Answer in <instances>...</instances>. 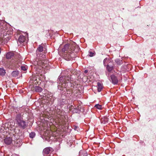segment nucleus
I'll list each match as a JSON object with an SVG mask.
<instances>
[{"instance_id":"nucleus-1","label":"nucleus","mask_w":156,"mask_h":156,"mask_svg":"<svg viewBox=\"0 0 156 156\" xmlns=\"http://www.w3.org/2000/svg\"><path fill=\"white\" fill-rule=\"evenodd\" d=\"M44 44H41L39 45L37 50V58L35 61L34 62L33 66H31L32 68L34 67V69L36 71V73L39 74L41 72V69L47 67L48 62L47 60H44L43 58L45 57L44 55H43L41 57L39 58L38 54H39V52L43 51Z\"/></svg>"},{"instance_id":"nucleus-2","label":"nucleus","mask_w":156,"mask_h":156,"mask_svg":"<svg viewBox=\"0 0 156 156\" xmlns=\"http://www.w3.org/2000/svg\"><path fill=\"white\" fill-rule=\"evenodd\" d=\"M59 80L61 83L62 87H64L67 91L69 90V91L72 89V87L70 82V78L69 76H65L59 77ZM60 86V84L58 86V88Z\"/></svg>"},{"instance_id":"nucleus-3","label":"nucleus","mask_w":156,"mask_h":156,"mask_svg":"<svg viewBox=\"0 0 156 156\" xmlns=\"http://www.w3.org/2000/svg\"><path fill=\"white\" fill-rule=\"evenodd\" d=\"M69 47L70 48H71L69 44H66L65 45L64 48L62 49V51H64V58L66 60H71V58L74 57V52H72L70 49H67Z\"/></svg>"},{"instance_id":"nucleus-4","label":"nucleus","mask_w":156,"mask_h":156,"mask_svg":"<svg viewBox=\"0 0 156 156\" xmlns=\"http://www.w3.org/2000/svg\"><path fill=\"white\" fill-rule=\"evenodd\" d=\"M17 123L20 128L24 129L27 126V124L25 121L19 119H17Z\"/></svg>"},{"instance_id":"nucleus-5","label":"nucleus","mask_w":156,"mask_h":156,"mask_svg":"<svg viewBox=\"0 0 156 156\" xmlns=\"http://www.w3.org/2000/svg\"><path fill=\"white\" fill-rule=\"evenodd\" d=\"M25 38H26L24 36L20 35L18 39L17 42L18 44H20L19 45H22L23 44V43L25 41Z\"/></svg>"},{"instance_id":"nucleus-6","label":"nucleus","mask_w":156,"mask_h":156,"mask_svg":"<svg viewBox=\"0 0 156 156\" xmlns=\"http://www.w3.org/2000/svg\"><path fill=\"white\" fill-rule=\"evenodd\" d=\"M111 77L112 83L115 84H117L118 80L116 77L114 75H112L111 76Z\"/></svg>"},{"instance_id":"nucleus-7","label":"nucleus","mask_w":156,"mask_h":156,"mask_svg":"<svg viewBox=\"0 0 156 156\" xmlns=\"http://www.w3.org/2000/svg\"><path fill=\"white\" fill-rule=\"evenodd\" d=\"M51 148L50 147H48L44 149L43 151L44 156L45 154H49Z\"/></svg>"},{"instance_id":"nucleus-8","label":"nucleus","mask_w":156,"mask_h":156,"mask_svg":"<svg viewBox=\"0 0 156 156\" xmlns=\"http://www.w3.org/2000/svg\"><path fill=\"white\" fill-rule=\"evenodd\" d=\"M4 142L6 144H10L12 143V139L10 137H7L4 140Z\"/></svg>"},{"instance_id":"nucleus-9","label":"nucleus","mask_w":156,"mask_h":156,"mask_svg":"<svg viewBox=\"0 0 156 156\" xmlns=\"http://www.w3.org/2000/svg\"><path fill=\"white\" fill-rule=\"evenodd\" d=\"M98 90V92H100L103 88V85L101 83L98 82L97 83Z\"/></svg>"},{"instance_id":"nucleus-10","label":"nucleus","mask_w":156,"mask_h":156,"mask_svg":"<svg viewBox=\"0 0 156 156\" xmlns=\"http://www.w3.org/2000/svg\"><path fill=\"white\" fill-rule=\"evenodd\" d=\"M14 55V54L12 52H9L6 55V57L7 59L11 58Z\"/></svg>"},{"instance_id":"nucleus-11","label":"nucleus","mask_w":156,"mask_h":156,"mask_svg":"<svg viewBox=\"0 0 156 156\" xmlns=\"http://www.w3.org/2000/svg\"><path fill=\"white\" fill-rule=\"evenodd\" d=\"M72 49H71V51H72V52H74L77 53L80 50V48L78 46H76L73 48V50H72Z\"/></svg>"},{"instance_id":"nucleus-12","label":"nucleus","mask_w":156,"mask_h":156,"mask_svg":"<svg viewBox=\"0 0 156 156\" xmlns=\"http://www.w3.org/2000/svg\"><path fill=\"white\" fill-rule=\"evenodd\" d=\"M19 73V72L18 71H13L12 73V75L13 77L17 76Z\"/></svg>"},{"instance_id":"nucleus-13","label":"nucleus","mask_w":156,"mask_h":156,"mask_svg":"<svg viewBox=\"0 0 156 156\" xmlns=\"http://www.w3.org/2000/svg\"><path fill=\"white\" fill-rule=\"evenodd\" d=\"M42 90V88L36 86L35 87V90L36 92H41Z\"/></svg>"},{"instance_id":"nucleus-14","label":"nucleus","mask_w":156,"mask_h":156,"mask_svg":"<svg viewBox=\"0 0 156 156\" xmlns=\"http://www.w3.org/2000/svg\"><path fill=\"white\" fill-rule=\"evenodd\" d=\"M6 72L5 70L3 69L0 68V75L3 76L5 74Z\"/></svg>"},{"instance_id":"nucleus-15","label":"nucleus","mask_w":156,"mask_h":156,"mask_svg":"<svg viewBox=\"0 0 156 156\" xmlns=\"http://www.w3.org/2000/svg\"><path fill=\"white\" fill-rule=\"evenodd\" d=\"M106 68L108 71L110 72L113 69V67L112 66H110L109 65H108Z\"/></svg>"},{"instance_id":"nucleus-16","label":"nucleus","mask_w":156,"mask_h":156,"mask_svg":"<svg viewBox=\"0 0 156 156\" xmlns=\"http://www.w3.org/2000/svg\"><path fill=\"white\" fill-rule=\"evenodd\" d=\"M94 107H96L97 108L101 110L102 109V106L101 105H100L99 104H97L95 105Z\"/></svg>"},{"instance_id":"nucleus-17","label":"nucleus","mask_w":156,"mask_h":156,"mask_svg":"<svg viewBox=\"0 0 156 156\" xmlns=\"http://www.w3.org/2000/svg\"><path fill=\"white\" fill-rule=\"evenodd\" d=\"M27 66H22L21 67V70H23L24 71L26 70L27 69Z\"/></svg>"},{"instance_id":"nucleus-18","label":"nucleus","mask_w":156,"mask_h":156,"mask_svg":"<svg viewBox=\"0 0 156 156\" xmlns=\"http://www.w3.org/2000/svg\"><path fill=\"white\" fill-rule=\"evenodd\" d=\"M35 133L34 132H32L30 134V136L31 138H33L35 136Z\"/></svg>"},{"instance_id":"nucleus-19","label":"nucleus","mask_w":156,"mask_h":156,"mask_svg":"<svg viewBox=\"0 0 156 156\" xmlns=\"http://www.w3.org/2000/svg\"><path fill=\"white\" fill-rule=\"evenodd\" d=\"M95 55L94 52L92 51L89 52V55L90 57L93 56Z\"/></svg>"},{"instance_id":"nucleus-20","label":"nucleus","mask_w":156,"mask_h":156,"mask_svg":"<svg viewBox=\"0 0 156 156\" xmlns=\"http://www.w3.org/2000/svg\"><path fill=\"white\" fill-rule=\"evenodd\" d=\"M107 58H105L104 60V61H103V63H104V65L105 66V62H106L107 61Z\"/></svg>"},{"instance_id":"nucleus-21","label":"nucleus","mask_w":156,"mask_h":156,"mask_svg":"<svg viewBox=\"0 0 156 156\" xmlns=\"http://www.w3.org/2000/svg\"><path fill=\"white\" fill-rule=\"evenodd\" d=\"M105 120V122H106L107 121V118H105V119H101V121H102L103 120Z\"/></svg>"},{"instance_id":"nucleus-22","label":"nucleus","mask_w":156,"mask_h":156,"mask_svg":"<svg viewBox=\"0 0 156 156\" xmlns=\"http://www.w3.org/2000/svg\"><path fill=\"white\" fill-rule=\"evenodd\" d=\"M118 59H116V60H115V62H116V63H117L118 64H120V62L119 63H118V62H117V61H118Z\"/></svg>"},{"instance_id":"nucleus-23","label":"nucleus","mask_w":156,"mask_h":156,"mask_svg":"<svg viewBox=\"0 0 156 156\" xmlns=\"http://www.w3.org/2000/svg\"><path fill=\"white\" fill-rule=\"evenodd\" d=\"M87 70H85V73H87Z\"/></svg>"},{"instance_id":"nucleus-24","label":"nucleus","mask_w":156,"mask_h":156,"mask_svg":"<svg viewBox=\"0 0 156 156\" xmlns=\"http://www.w3.org/2000/svg\"><path fill=\"white\" fill-rule=\"evenodd\" d=\"M78 108H77V109H79V107L78 106Z\"/></svg>"},{"instance_id":"nucleus-25","label":"nucleus","mask_w":156,"mask_h":156,"mask_svg":"<svg viewBox=\"0 0 156 156\" xmlns=\"http://www.w3.org/2000/svg\"><path fill=\"white\" fill-rule=\"evenodd\" d=\"M50 156V155H48V156Z\"/></svg>"}]
</instances>
